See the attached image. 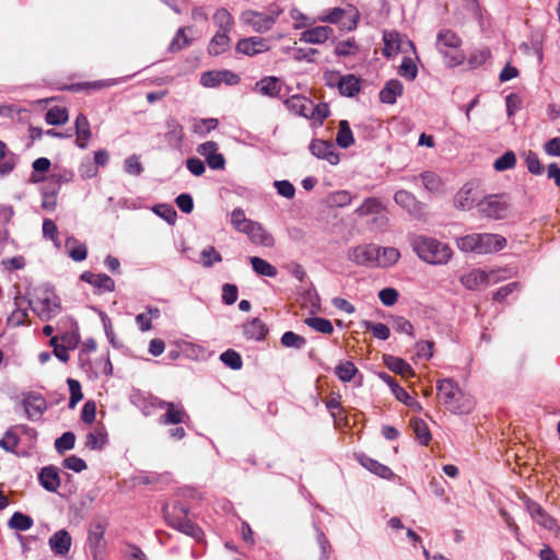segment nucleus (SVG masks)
I'll return each instance as SVG.
<instances>
[{
  "label": "nucleus",
  "instance_id": "nucleus-1",
  "mask_svg": "<svg viewBox=\"0 0 560 560\" xmlns=\"http://www.w3.org/2000/svg\"><path fill=\"white\" fill-rule=\"evenodd\" d=\"M410 245L417 256L430 265H446L453 256L447 244L433 237L411 235Z\"/></svg>",
  "mask_w": 560,
  "mask_h": 560
},
{
  "label": "nucleus",
  "instance_id": "nucleus-2",
  "mask_svg": "<svg viewBox=\"0 0 560 560\" xmlns=\"http://www.w3.org/2000/svg\"><path fill=\"white\" fill-rule=\"evenodd\" d=\"M436 388L443 405L453 413L468 415L474 409V397L463 393L454 380L439 381Z\"/></svg>",
  "mask_w": 560,
  "mask_h": 560
},
{
  "label": "nucleus",
  "instance_id": "nucleus-3",
  "mask_svg": "<svg viewBox=\"0 0 560 560\" xmlns=\"http://www.w3.org/2000/svg\"><path fill=\"white\" fill-rule=\"evenodd\" d=\"M456 245L464 253L488 255L503 249L506 246V240L493 233H472L458 237Z\"/></svg>",
  "mask_w": 560,
  "mask_h": 560
},
{
  "label": "nucleus",
  "instance_id": "nucleus-4",
  "mask_svg": "<svg viewBox=\"0 0 560 560\" xmlns=\"http://www.w3.org/2000/svg\"><path fill=\"white\" fill-rule=\"evenodd\" d=\"M162 511L168 526L196 540L202 539L203 533L201 528L188 518L189 510L187 506L176 502L171 509L165 504Z\"/></svg>",
  "mask_w": 560,
  "mask_h": 560
},
{
  "label": "nucleus",
  "instance_id": "nucleus-5",
  "mask_svg": "<svg viewBox=\"0 0 560 560\" xmlns=\"http://www.w3.org/2000/svg\"><path fill=\"white\" fill-rule=\"evenodd\" d=\"M462 45L460 38L451 30H442L438 33L436 48L446 59L450 67L463 62L464 55L458 51Z\"/></svg>",
  "mask_w": 560,
  "mask_h": 560
},
{
  "label": "nucleus",
  "instance_id": "nucleus-6",
  "mask_svg": "<svg viewBox=\"0 0 560 560\" xmlns=\"http://www.w3.org/2000/svg\"><path fill=\"white\" fill-rule=\"evenodd\" d=\"M510 198L505 194L488 195L481 200H478L476 207L481 215L500 220L503 219L510 208Z\"/></svg>",
  "mask_w": 560,
  "mask_h": 560
},
{
  "label": "nucleus",
  "instance_id": "nucleus-7",
  "mask_svg": "<svg viewBox=\"0 0 560 560\" xmlns=\"http://www.w3.org/2000/svg\"><path fill=\"white\" fill-rule=\"evenodd\" d=\"M28 305L42 320H49L61 311L59 298L50 290H43Z\"/></svg>",
  "mask_w": 560,
  "mask_h": 560
},
{
  "label": "nucleus",
  "instance_id": "nucleus-8",
  "mask_svg": "<svg viewBox=\"0 0 560 560\" xmlns=\"http://www.w3.org/2000/svg\"><path fill=\"white\" fill-rule=\"evenodd\" d=\"M349 260L359 266L376 267L378 257V246L375 244H362L348 249Z\"/></svg>",
  "mask_w": 560,
  "mask_h": 560
},
{
  "label": "nucleus",
  "instance_id": "nucleus-9",
  "mask_svg": "<svg viewBox=\"0 0 560 560\" xmlns=\"http://www.w3.org/2000/svg\"><path fill=\"white\" fill-rule=\"evenodd\" d=\"M106 525L103 522H94L89 528L88 548L94 560H103L106 549Z\"/></svg>",
  "mask_w": 560,
  "mask_h": 560
},
{
  "label": "nucleus",
  "instance_id": "nucleus-10",
  "mask_svg": "<svg viewBox=\"0 0 560 560\" xmlns=\"http://www.w3.org/2000/svg\"><path fill=\"white\" fill-rule=\"evenodd\" d=\"M524 504L533 521L536 522L539 526L550 532H556L559 529L557 521L551 515H549L539 503L533 501L529 498H525Z\"/></svg>",
  "mask_w": 560,
  "mask_h": 560
},
{
  "label": "nucleus",
  "instance_id": "nucleus-11",
  "mask_svg": "<svg viewBox=\"0 0 560 560\" xmlns=\"http://www.w3.org/2000/svg\"><path fill=\"white\" fill-rule=\"evenodd\" d=\"M241 81L238 74L231 70H212L201 74L200 83L206 88H215L221 83L236 85Z\"/></svg>",
  "mask_w": 560,
  "mask_h": 560
},
{
  "label": "nucleus",
  "instance_id": "nucleus-12",
  "mask_svg": "<svg viewBox=\"0 0 560 560\" xmlns=\"http://www.w3.org/2000/svg\"><path fill=\"white\" fill-rule=\"evenodd\" d=\"M384 49L383 55L387 58H390L397 55L400 51H405L406 47H409L415 51V45L407 37L401 36L396 32H385L384 33Z\"/></svg>",
  "mask_w": 560,
  "mask_h": 560
},
{
  "label": "nucleus",
  "instance_id": "nucleus-13",
  "mask_svg": "<svg viewBox=\"0 0 560 560\" xmlns=\"http://www.w3.org/2000/svg\"><path fill=\"white\" fill-rule=\"evenodd\" d=\"M395 202L405 209L410 215L419 219L423 215L424 206L417 200L416 196L407 190H398L394 195Z\"/></svg>",
  "mask_w": 560,
  "mask_h": 560
},
{
  "label": "nucleus",
  "instance_id": "nucleus-14",
  "mask_svg": "<svg viewBox=\"0 0 560 560\" xmlns=\"http://www.w3.org/2000/svg\"><path fill=\"white\" fill-rule=\"evenodd\" d=\"M346 11L341 8H334L319 16V21L339 24L342 30L352 31L358 25V15L346 16Z\"/></svg>",
  "mask_w": 560,
  "mask_h": 560
},
{
  "label": "nucleus",
  "instance_id": "nucleus-15",
  "mask_svg": "<svg viewBox=\"0 0 560 560\" xmlns=\"http://www.w3.org/2000/svg\"><path fill=\"white\" fill-rule=\"evenodd\" d=\"M241 20L245 24L250 25L252 28L257 33H265L269 31L276 22L273 16L255 11L244 12L241 16Z\"/></svg>",
  "mask_w": 560,
  "mask_h": 560
},
{
  "label": "nucleus",
  "instance_id": "nucleus-16",
  "mask_svg": "<svg viewBox=\"0 0 560 560\" xmlns=\"http://www.w3.org/2000/svg\"><path fill=\"white\" fill-rule=\"evenodd\" d=\"M311 153L317 159L326 160L331 165L339 163V154L335 151V147L331 142L314 139L310 143Z\"/></svg>",
  "mask_w": 560,
  "mask_h": 560
},
{
  "label": "nucleus",
  "instance_id": "nucleus-17",
  "mask_svg": "<svg viewBox=\"0 0 560 560\" xmlns=\"http://www.w3.org/2000/svg\"><path fill=\"white\" fill-rule=\"evenodd\" d=\"M24 410L30 420H38L47 409V402L45 398L39 394H28L23 399Z\"/></svg>",
  "mask_w": 560,
  "mask_h": 560
},
{
  "label": "nucleus",
  "instance_id": "nucleus-18",
  "mask_svg": "<svg viewBox=\"0 0 560 560\" xmlns=\"http://www.w3.org/2000/svg\"><path fill=\"white\" fill-rule=\"evenodd\" d=\"M494 271L486 272L480 269L471 270L460 277L462 284L468 290H478L483 284H489L494 278Z\"/></svg>",
  "mask_w": 560,
  "mask_h": 560
},
{
  "label": "nucleus",
  "instance_id": "nucleus-19",
  "mask_svg": "<svg viewBox=\"0 0 560 560\" xmlns=\"http://www.w3.org/2000/svg\"><path fill=\"white\" fill-rule=\"evenodd\" d=\"M238 54L255 56L269 49L266 40L261 37H248L240 39L235 47Z\"/></svg>",
  "mask_w": 560,
  "mask_h": 560
},
{
  "label": "nucleus",
  "instance_id": "nucleus-20",
  "mask_svg": "<svg viewBox=\"0 0 560 560\" xmlns=\"http://www.w3.org/2000/svg\"><path fill=\"white\" fill-rule=\"evenodd\" d=\"M81 280L93 285L98 292H113L115 290L114 280L106 273H93L84 271L81 275Z\"/></svg>",
  "mask_w": 560,
  "mask_h": 560
},
{
  "label": "nucleus",
  "instance_id": "nucleus-21",
  "mask_svg": "<svg viewBox=\"0 0 560 560\" xmlns=\"http://www.w3.org/2000/svg\"><path fill=\"white\" fill-rule=\"evenodd\" d=\"M332 34L334 30L329 26H315L302 32L300 42L318 45L325 43Z\"/></svg>",
  "mask_w": 560,
  "mask_h": 560
},
{
  "label": "nucleus",
  "instance_id": "nucleus-22",
  "mask_svg": "<svg viewBox=\"0 0 560 560\" xmlns=\"http://www.w3.org/2000/svg\"><path fill=\"white\" fill-rule=\"evenodd\" d=\"M245 234L254 244L265 247H272L275 244L273 236L258 222L254 221Z\"/></svg>",
  "mask_w": 560,
  "mask_h": 560
},
{
  "label": "nucleus",
  "instance_id": "nucleus-23",
  "mask_svg": "<svg viewBox=\"0 0 560 560\" xmlns=\"http://www.w3.org/2000/svg\"><path fill=\"white\" fill-rule=\"evenodd\" d=\"M71 536L66 529H60L56 532L50 538H49V547L52 550V552L57 556H65L69 552L71 547Z\"/></svg>",
  "mask_w": 560,
  "mask_h": 560
},
{
  "label": "nucleus",
  "instance_id": "nucleus-24",
  "mask_svg": "<svg viewBox=\"0 0 560 560\" xmlns=\"http://www.w3.org/2000/svg\"><path fill=\"white\" fill-rule=\"evenodd\" d=\"M38 480L45 490L56 492L60 486L58 468L52 465L42 468L38 474Z\"/></svg>",
  "mask_w": 560,
  "mask_h": 560
},
{
  "label": "nucleus",
  "instance_id": "nucleus-25",
  "mask_svg": "<svg viewBox=\"0 0 560 560\" xmlns=\"http://www.w3.org/2000/svg\"><path fill=\"white\" fill-rule=\"evenodd\" d=\"M188 419V415L185 411L182 404H171L166 409L165 413L162 415L159 419L160 424L170 425V424H180L184 423Z\"/></svg>",
  "mask_w": 560,
  "mask_h": 560
},
{
  "label": "nucleus",
  "instance_id": "nucleus-26",
  "mask_svg": "<svg viewBox=\"0 0 560 560\" xmlns=\"http://www.w3.org/2000/svg\"><path fill=\"white\" fill-rule=\"evenodd\" d=\"M404 92L402 83L397 79L388 80L380 91V101L384 104H395Z\"/></svg>",
  "mask_w": 560,
  "mask_h": 560
},
{
  "label": "nucleus",
  "instance_id": "nucleus-27",
  "mask_svg": "<svg viewBox=\"0 0 560 560\" xmlns=\"http://www.w3.org/2000/svg\"><path fill=\"white\" fill-rule=\"evenodd\" d=\"M74 127L77 135L75 143L80 149H85L92 136L88 117L84 114H79L75 118Z\"/></svg>",
  "mask_w": 560,
  "mask_h": 560
},
{
  "label": "nucleus",
  "instance_id": "nucleus-28",
  "mask_svg": "<svg viewBox=\"0 0 560 560\" xmlns=\"http://www.w3.org/2000/svg\"><path fill=\"white\" fill-rule=\"evenodd\" d=\"M243 334L247 339L260 341L268 334V328L259 318H253L243 324Z\"/></svg>",
  "mask_w": 560,
  "mask_h": 560
},
{
  "label": "nucleus",
  "instance_id": "nucleus-29",
  "mask_svg": "<svg viewBox=\"0 0 560 560\" xmlns=\"http://www.w3.org/2000/svg\"><path fill=\"white\" fill-rule=\"evenodd\" d=\"M254 91L268 97H277L281 91V85L278 78L270 75L256 82Z\"/></svg>",
  "mask_w": 560,
  "mask_h": 560
},
{
  "label": "nucleus",
  "instance_id": "nucleus-30",
  "mask_svg": "<svg viewBox=\"0 0 560 560\" xmlns=\"http://www.w3.org/2000/svg\"><path fill=\"white\" fill-rule=\"evenodd\" d=\"M284 104L294 114L303 117L310 116L312 109V101L305 96L292 95L285 100Z\"/></svg>",
  "mask_w": 560,
  "mask_h": 560
},
{
  "label": "nucleus",
  "instance_id": "nucleus-31",
  "mask_svg": "<svg viewBox=\"0 0 560 560\" xmlns=\"http://www.w3.org/2000/svg\"><path fill=\"white\" fill-rule=\"evenodd\" d=\"M384 364L392 372L401 375L402 377H410L413 376L415 373L410 366L409 363H407L405 360L398 357H394L390 354H385L383 357Z\"/></svg>",
  "mask_w": 560,
  "mask_h": 560
},
{
  "label": "nucleus",
  "instance_id": "nucleus-32",
  "mask_svg": "<svg viewBox=\"0 0 560 560\" xmlns=\"http://www.w3.org/2000/svg\"><path fill=\"white\" fill-rule=\"evenodd\" d=\"M229 34L230 33L215 32L214 36L208 44V54L211 56H219L225 52L231 45V37Z\"/></svg>",
  "mask_w": 560,
  "mask_h": 560
},
{
  "label": "nucleus",
  "instance_id": "nucleus-33",
  "mask_svg": "<svg viewBox=\"0 0 560 560\" xmlns=\"http://www.w3.org/2000/svg\"><path fill=\"white\" fill-rule=\"evenodd\" d=\"M18 156L8 150L7 144L0 141V175H9L16 166Z\"/></svg>",
  "mask_w": 560,
  "mask_h": 560
},
{
  "label": "nucleus",
  "instance_id": "nucleus-34",
  "mask_svg": "<svg viewBox=\"0 0 560 560\" xmlns=\"http://www.w3.org/2000/svg\"><path fill=\"white\" fill-rule=\"evenodd\" d=\"M359 462L368 470H370L371 472H373L376 476H380L384 479H390L394 476V474L389 467H387V466L378 463L377 460L370 458L363 454L359 456Z\"/></svg>",
  "mask_w": 560,
  "mask_h": 560
},
{
  "label": "nucleus",
  "instance_id": "nucleus-35",
  "mask_svg": "<svg viewBox=\"0 0 560 560\" xmlns=\"http://www.w3.org/2000/svg\"><path fill=\"white\" fill-rule=\"evenodd\" d=\"M166 133L165 138L170 144H173L175 147H179L182 144L183 138H184V129L183 126L179 124V121L174 118L170 117L166 120Z\"/></svg>",
  "mask_w": 560,
  "mask_h": 560
},
{
  "label": "nucleus",
  "instance_id": "nucleus-36",
  "mask_svg": "<svg viewBox=\"0 0 560 560\" xmlns=\"http://www.w3.org/2000/svg\"><path fill=\"white\" fill-rule=\"evenodd\" d=\"M337 86L340 94L348 97H353L361 89L360 80L353 74L341 75Z\"/></svg>",
  "mask_w": 560,
  "mask_h": 560
},
{
  "label": "nucleus",
  "instance_id": "nucleus-37",
  "mask_svg": "<svg viewBox=\"0 0 560 560\" xmlns=\"http://www.w3.org/2000/svg\"><path fill=\"white\" fill-rule=\"evenodd\" d=\"M477 198L474 189L465 185L455 197V206L458 209H471L477 203Z\"/></svg>",
  "mask_w": 560,
  "mask_h": 560
},
{
  "label": "nucleus",
  "instance_id": "nucleus-38",
  "mask_svg": "<svg viewBox=\"0 0 560 560\" xmlns=\"http://www.w3.org/2000/svg\"><path fill=\"white\" fill-rule=\"evenodd\" d=\"M217 32L230 33L234 26V19L225 8H220L213 14Z\"/></svg>",
  "mask_w": 560,
  "mask_h": 560
},
{
  "label": "nucleus",
  "instance_id": "nucleus-39",
  "mask_svg": "<svg viewBox=\"0 0 560 560\" xmlns=\"http://www.w3.org/2000/svg\"><path fill=\"white\" fill-rule=\"evenodd\" d=\"M383 210H385V208L380 199L369 197L355 209V214L359 217H366L371 214H378Z\"/></svg>",
  "mask_w": 560,
  "mask_h": 560
},
{
  "label": "nucleus",
  "instance_id": "nucleus-40",
  "mask_svg": "<svg viewBox=\"0 0 560 560\" xmlns=\"http://www.w3.org/2000/svg\"><path fill=\"white\" fill-rule=\"evenodd\" d=\"M400 253L395 247H381L378 246V259L376 267H389L398 261Z\"/></svg>",
  "mask_w": 560,
  "mask_h": 560
},
{
  "label": "nucleus",
  "instance_id": "nucleus-41",
  "mask_svg": "<svg viewBox=\"0 0 560 560\" xmlns=\"http://www.w3.org/2000/svg\"><path fill=\"white\" fill-rule=\"evenodd\" d=\"M336 142L340 148L347 149L354 143L353 133L347 120L339 122V129L336 137Z\"/></svg>",
  "mask_w": 560,
  "mask_h": 560
},
{
  "label": "nucleus",
  "instance_id": "nucleus-42",
  "mask_svg": "<svg viewBox=\"0 0 560 560\" xmlns=\"http://www.w3.org/2000/svg\"><path fill=\"white\" fill-rule=\"evenodd\" d=\"M250 264L254 271L259 276L273 278L278 273L275 266L260 257H250Z\"/></svg>",
  "mask_w": 560,
  "mask_h": 560
},
{
  "label": "nucleus",
  "instance_id": "nucleus-43",
  "mask_svg": "<svg viewBox=\"0 0 560 560\" xmlns=\"http://www.w3.org/2000/svg\"><path fill=\"white\" fill-rule=\"evenodd\" d=\"M361 327L371 331L372 335L380 340H387L390 336L389 327L382 323H374L371 320H362Z\"/></svg>",
  "mask_w": 560,
  "mask_h": 560
},
{
  "label": "nucleus",
  "instance_id": "nucleus-44",
  "mask_svg": "<svg viewBox=\"0 0 560 560\" xmlns=\"http://www.w3.org/2000/svg\"><path fill=\"white\" fill-rule=\"evenodd\" d=\"M107 443V434L103 429H97L86 435L85 446L90 450H102Z\"/></svg>",
  "mask_w": 560,
  "mask_h": 560
},
{
  "label": "nucleus",
  "instance_id": "nucleus-45",
  "mask_svg": "<svg viewBox=\"0 0 560 560\" xmlns=\"http://www.w3.org/2000/svg\"><path fill=\"white\" fill-rule=\"evenodd\" d=\"M45 120L51 126L63 125L68 120V112L63 107L55 106L47 110Z\"/></svg>",
  "mask_w": 560,
  "mask_h": 560
},
{
  "label": "nucleus",
  "instance_id": "nucleus-46",
  "mask_svg": "<svg viewBox=\"0 0 560 560\" xmlns=\"http://www.w3.org/2000/svg\"><path fill=\"white\" fill-rule=\"evenodd\" d=\"M410 425L422 445H428L431 441V433L427 423L422 419H412Z\"/></svg>",
  "mask_w": 560,
  "mask_h": 560
},
{
  "label": "nucleus",
  "instance_id": "nucleus-47",
  "mask_svg": "<svg viewBox=\"0 0 560 560\" xmlns=\"http://www.w3.org/2000/svg\"><path fill=\"white\" fill-rule=\"evenodd\" d=\"M66 245H73L71 250L69 252V256L74 261H83L88 256V248L86 245L83 243H80L77 238L73 236H70L66 240Z\"/></svg>",
  "mask_w": 560,
  "mask_h": 560
},
{
  "label": "nucleus",
  "instance_id": "nucleus-48",
  "mask_svg": "<svg viewBox=\"0 0 560 560\" xmlns=\"http://www.w3.org/2000/svg\"><path fill=\"white\" fill-rule=\"evenodd\" d=\"M33 520L31 516L23 514L21 512H14L11 516L8 525L12 529L16 530H27L33 526Z\"/></svg>",
  "mask_w": 560,
  "mask_h": 560
},
{
  "label": "nucleus",
  "instance_id": "nucleus-49",
  "mask_svg": "<svg viewBox=\"0 0 560 560\" xmlns=\"http://www.w3.org/2000/svg\"><path fill=\"white\" fill-rule=\"evenodd\" d=\"M253 222L246 218L242 208H236L231 213V223L238 232L245 233Z\"/></svg>",
  "mask_w": 560,
  "mask_h": 560
},
{
  "label": "nucleus",
  "instance_id": "nucleus-50",
  "mask_svg": "<svg viewBox=\"0 0 560 560\" xmlns=\"http://www.w3.org/2000/svg\"><path fill=\"white\" fill-rule=\"evenodd\" d=\"M305 324L315 331L325 335H330L334 331L331 322L324 317H308L305 319Z\"/></svg>",
  "mask_w": 560,
  "mask_h": 560
},
{
  "label": "nucleus",
  "instance_id": "nucleus-51",
  "mask_svg": "<svg viewBox=\"0 0 560 560\" xmlns=\"http://www.w3.org/2000/svg\"><path fill=\"white\" fill-rule=\"evenodd\" d=\"M219 125L217 118H199L194 121L192 131L200 136H206L214 130Z\"/></svg>",
  "mask_w": 560,
  "mask_h": 560
},
{
  "label": "nucleus",
  "instance_id": "nucleus-52",
  "mask_svg": "<svg viewBox=\"0 0 560 560\" xmlns=\"http://www.w3.org/2000/svg\"><path fill=\"white\" fill-rule=\"evenodd\" d=\"M398 73L408 81H413L418 75V68L415 60L411 57H404L398 68Z\"/></svg>",
  "mask_w": 560,
  "mask_h": 560
},
{
  "label": "nucleus",
  "instance_id": "nucleus-53",
  "mask_svg": "<svg viewBox=\"0 0 560 560\" xmlns=\"http://www.w3.org/2000/svg\"><path fill=\"white\" fill-rule=\"evenodd\" d=\"M419 177L422 179L423 186L427 190L431 192H438L441 190L442 180L435 173L427 171L421 173Z\"/></svg>",
  "mask_w": 560,
  "mask_h": 560
},
{
  "label": "nucleus",
  "instance_id": "nucleus-54",
  "mask_svg": "<svg viewBox=\"0 0 560 560\" xmlns=\"http://www.w3.org/2000/svg\"><path fill=\"white\" fill-rule=\"evenodd\" d=\"M75 444V435L73 432H65L61 436L56 439L55 448L59 454H63L67 451H70L74 447Z\"/></svg>",
  "mask_w": 560,
  "mask_h": 560
},
{
  "label": "nucleus",
  "instance_id": "nucleus-55",
  "mask_svg": "<svg viewBox=\"0 0 560 560\" xmlns=\"http://www.w3.org/2000/svg\"><path fill=\"white\" fill-rule=\"evenodd\" d=\"M220 360L232 370H240L243 365L241 354L233 349H228L226 351L222 352Z\"/></svg>",
  "mask_w": 560,
  "mask_h": 560
},
{
  "label": "nucleus",
  "instance_id": "nucleus-56",
  "mask_svg": "<svg viewBox=\"0 0 560 560\" xmlns=\"http://www.w3.org/2000/svg\"><path fill=\"white\" fill-rule=\"evenodd\" d=\"M281 345L285 348L302 349L306 345V340L293 331H285L281 336Z\"/></svg>",
  "mask_w": 560,
  "mask_h": 560
},
{
  "label": "nucleus",
  "instance_id": "nucleus-57",
  "mask_svg": "<svg viewBox=\"0 0 560 560\" xmlns=\"http://www.w3.org/2000/svg\"><path fill=\"white\" fill-rule=\"evenodd\" d=\"M516 164V156L513 151H506L503 155L498 158L494 163L493 167L498 172H503L506 170H511Z\"/></svg>",
  "mask_w": 560,
  "mask_h": 560
},
{
  "label": "nucleus",
  "instance_id": "nucleus-58",
  "mask_svg": "<svg viewBox=\"0 0 560 560\" xmlns=\"http://www.w3.org/2000/svg\"><path fill=\"white\" fill-rule=\"evenodd\" d=\"M357 373L358 369L350 361L342 362L336 366V374L342 382H350Z\"/></svg>",
  "mask_w": 560,
  "mask_h": 560
},
{
  "label": "nucleus",
  "instance_id": "nucleus-59",
  "mask_svg": "<svg viewBox=\"0 0 560 560\" xmlns=\"http://www.w3.org/2000/svg\"><path fill=\"white\" fill-rule=\"evenodd\" d=\"M201 261L206 268L212 267L215 262L222 261V256L213 246L205 247L201 253Z\"/></svg>",
  "mask_w": 560,
  "mask_h": 560
},
{
  "label": "nucleus",
  "instance_id": "nucleus-60",
  "mask_svg": "<svg viewBox=\"0 0 560 560\" xmlns=\"http://www.w3.org/2000/svg\"><path fill=\"white\" fill-rule=\"evenodd\" d=\"M124 170L127 174L132 176H140L143 172V166L140 162V156L132 154L128 156L124 162Z\"/></svg>",
  "mask_w": 560,
  "mask_h": 560
},
{
  "label": "nucleus",
  "instance_id": "nucleus-61",
  "mask_svg": "<svg viewBox=\"0 0 560 560\" xmlns=\"http://www.w3.org/2000/svg\"><path fill=\"white\" fill-rule=\"evenodd\" d=\"M43 235L45 238L51 240L56 247H60V242L58 240V229L51 219H44Z\"/></svg>",
  "mask_w": 560,
  "mask_h": 560
},
{
  "label": "nucleus",
  "instance_id": "nucleus-62",
  "mask_svg": "<svg viewBox=\"0 0 560 560\" xmlns=\"http://www.w3.org/2000/svg\"><path fill=\"white\" fill-rule=\"evenodd\" d=\"M525 163L528 172L532 173L533 175H541L544 173V167L539 161L538 155L535 152L528 151L525 154Z\"/></svg>",
  "mask_w": 560,
  "mask_h": 560
},
{
  "label": "nucleus",
  "instance_id": "nucleus-63",
  "mask_svg": "<svg viewBox=\"0 0 560 560\" xmlns=\"http://www.w3.org/2000/svg\"><path fill=\"white\" fill-rule=\"evenodd\" d=\"M154 213H156L159 217L163 218L167 223L174 224L177 213L175 209L171 205H156L153 208Z\"/></svg>",
  "mask_w": 560,
  "mask_h": 560
},
{
  "label": "nucleus",
  "instance_id": "nucleus-64",
  "mask_svg": "<svg viewBox=\"0 0 560 560\" xmlns=\"http://www.w3.org/2000/svg\"><path fill=\"white\" fill-rule=\"evenodd\" d=\"M70 390L69 408L73 409L77 404L83 398L81 385L77 380L68 378L67 381Z\"/></svg>",
  "mask_w": 560,
  "mask_h": 560
}]
</instances>
